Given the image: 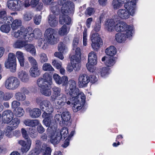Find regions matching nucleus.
<instances>
[{"label":"nucleus","instance_id":"obj_20","mask_svg":"<svg viewBox=\"0 0 155 155\" xmlns=\"http://www.w3.org/2000/svg\"><path fill=\"white\" fill-rule=\"evenodd\" d=\"M74 12L70 14L69 13H62V15H60L59 18V22L61 24H63L64 23L69 25L71 22V19L68 16L73 15Z\"/></svg>","mask_w":155,"mask_h":155},{"label":"nucleus","instance_id":"obj_31","mask_svg":"<svg viewBox=\"0 0 155 155\" xmlns=\"http://www.w3.org/2000/svg\"><path fill=\"white\" fill-rule=\"evenodd\" d=\"M101 60L102 61H104L106 65L108 67L112 66L115 63V61L113 58H108L104 56L102 58Z\"/></svg>","mask_w":155,"mask_h":155},{"label":"nucleus","instance_id":"obj_27","mask_svg":"<svg viewBox=\"0 0 155 155\" xmlns=\"http://www.w3.org/2000/svg\"><path fill=\"white\" fill-rule=\"evenodd\" d=\"M27 52H29L33 56L36 55V51L35 46L32 44L26 43L24 47Z\"/></svg>","mask_w":155,"mask_h":155},{"label":"nucleus","instance_id":"obj_18","mask_svg":"<svg viewBox=\"0 0 155 155\" xmlns=\"http://www.w3.org/2000/svg\"><path fill=\"white\" fill-rule=\"evenodd\" d=\"M18 77L22 82L25 83H28L30 80V77L28 73L25 70H21L17 73Z\"/></svg>","mask_w":155,"mask_h":155},{"label":"nucleus","instance_id":"obj_30","mask_svg":"<svg viewBox=\"0 0 155 155\" xmlns=\"http://www.w3.org/2000/svg\"><path fill=\"white\" fill-rule=\"evenodd\" d=\"M57 104L60 107L64 105L66 102V96L64 94H61L60 96L56 98Z\"/></svg>","mask_w":155,"mask_h":155},{"label":"nucleus","instance_id":"obj_32","mask_svg":"<svg viewBox=\"0 0 155 155\" xmlns=\"http://www.w3.org/2000/svg\"><path fill=\"white\" fill-rule=\"evenodd\" d=\"M15 55L20 63V66L21 67L24 66L25 63L24 53L21 51H18L16 52Z\"/></svg>","mask_w":155,"mask_h":155},{"label":"nucleus","instance_id":"obj_25","mask_svg":"<svg viewBox=\"0 0 155 155\" xmlns=\"http://www.w3.org/2000/svg\"><path fill=\"white\" fill-rule=\"evenodd\" d=\"M28 111L30 117L34 119L38 117L41 113V110L38 108L30 109Z\"/></svg>","mask_w":155,"mask_h":155},{"label":"nucleus","instance_id":"obj_1","mask_svg":"<svg viewBox=\"0 0 155 155\" xmlns=\"http://www.w3.org/2000/svg\"><path fill=\"white\" fill-rule=\"evenodd\" d=\"M64 89L66 93L72 97V103L74 104V111L80 110L84 104L86 97L84 93L80 92L79 89L77 87L76 81L73 80H70Z\"/></svg>","mask_w":155,"mask_h":155},{"label":"nucleus","instance_id":"obj_11","mask_svg":"<svg viewBox=\"0 0 155 155\" xmlns=\"http://www.w3.org/2000/svg\"><path fill=\"white\" fill-rule=\"evenodd\" d=\"M20 82L18 78L11 76L5 81V86L6 88L9 90L16 89L20 85Z\"/></svg>","mask_w":155,"mask_h":155},{"label":"nucleus","instance_id":"obj_16","mask_svg":"<svg viewBox=\"0 0 155 155\" xmlns=\"http://www.w3.org/2000/svg\"><path fill=\"white\" fill-rule=\"evenodd\" d=\"M8 8L13 11H18L24 7V2L18 0H9L7 2Z\"/></svg>","mask_w":155,"mask_h":155},{"label":"nucleus","instance_id":"obj_26","mask_svg":"<svg viewBox=\"0 0 155 155\" xmlns=\"http://www.w3.org/2000/svg\"><path fill=\"white\" fill-rule=\"evenodd\" d=\"M79 43V40L77 38H75L72 43L73 48V51H75V54L73 56H77L79 55L81 57L80 48L78 47V45Z\"/></svg>","mask_w":155,"mask_h":155},{"label":"nucleus","instance_id":"obj_46","mask_svg":"<svg viewBox=\"0 0 155 155\" xmlns=\"http://www.w3.org/2000/svg\"><path fill=\"white\" fill-rule=\"evenodd\" d=\"M100 73L101 77L105 78L109 74V68L106 67H103L101 69Z\"/></svg>","mask_w":155,"mask_h":155},{"label":"nucleus","instance_id":"obj_53","mask_svg":"<svg viewBox=\"0 0 155 155\" xmlns=\"http://www.w3.org/2000/svg\"><path fill=\"white\" fill-rule=\"evenodd\" d=\"M10 29V25L7 24L3 25L0 27L1 31L2 32L5 33L9 32Z\"/></svg>","mask_w":155,"mask_h":155},{"label":"nucleus","instance_id":"obj_40","mask_svg":"<svg viewBox=\"0 0 155 155\" xmlns=\"http://www.w3.org/2000/svg\"><path fill=\"white\" fill-rule=\"evenodd\" d=\"M70 28L65 25H64L62 27L59 29L58 33L61 36H64L66 35L69 32Z\"/></svg>","mask_w":155,"mask_h":155},{"label":"nucleus","instance_id":"obj_21","mask_svg":"<svg viewBox=\"0 0 155 155\" xmlns=\"http://www.w3.org/2000/svg\"><path fill=\"white\" fill-rule=\"evenodd\" d=\"M133 32L129 36L127 37L126 33H117L115 35V39L116 41L119 43H123L125 42L128 38H130L132 36Z\"/></svg>","mask_w":155,"mask_h":155},{"label":"nucleus","instance_id":"obj_34","mask_svg":"<svg viewBox=\"0 0 155 155\" xmlns=\"http://www.w3.org/2000/svg\"><path fill=\"white\" fill-rule=\"evenodd\" d=\"M40 0H25L24 5L25 7H28L31 5L32 7H35L39 3Z\"/></svg>","mask_w":155,"mask_h":155},{"label":"nucleus","instance_id":"obj_51","mask_svg":"<svg viewBox=\"0 0 155 155\" xmlns=\"http://www.w3.org/2000/svg\"><path fill=\"white\" fill-rule=\"evenodd\" d=\"M3 95L2 101H8L13 97V94L12 93L9 92H7L5 94L3 91Z\"/></svg>","mask_w":155,"mask_h":155},{"label":"nucleus","instance_id":"obj_22","mask_svg":"<svg viewBox=\"0 0 155 155\" xmlns=\"http://www.w3.org/2000/svg\"><path fill=\"white\" fill-rule=\"evenodd\" d=\"M52 94L50 100L51 101H54L57 97L63 94L61 92V88L58 87L54 86L52 88Z\"/></svg>","mask_w":155,"mask_h":155},{"label":"nucleus","instance_id":"obj_58","mask_svg":"<svg viewBox=\"0 0 155 155\" xmlns=\"http://www.w3.org/2000/svg\"><path fill=\"white\" fill-rule=\"evenodd\" d=\"M87 30L85 29L83 33V45L86 46L87 44Z\"/></svg>","mask_w":155,"mask_h":155},{"label":"nucleus","instance_id":"obj_59","mask_svg":"<svg viewBox=\"0 0 155 155\" xmlns=\"http://www.w3.org/2000/svg\"><path fill=\"white\" fill-rule=\"evenodd\" d=\"M53 78L55 83L59 85L61 79L62 77H61L58 74L55 73L53 74Z\"/></svg>","mask_w":155,"mask_h":155},{"label":"nucleus","instance_id":"obj_12","mask_svg":"<svg viewBox=\"0 0 155 155\" xmlns=\"http://www.w3.org/2000/svg\"><path fill=\"white\" fill-rule=\"evenodd\" d=\"M5 66L9 69L11 71L15 72L16 69V59L15 54L12 53H9L8 58L5 63Z\"/></svg>","mask_w":155,"mask_h":155},{"label":"nucleus","instance_id":"obj_8","mask_svg":"<svg viewBox=\"0 0 155 155\" xmlns=\"http://www.w3.org/2000/svg\"><path fill=\"white\" fill-rule=\"evenodd\" d=\"M44 35L47 42L51 45L57 43L59 40L55 33V30L51 28L47 29L45 31Z\"/></svg>","mask_w":155,"mask_h":155},{"label":"nucleus","instance_id":"obj_56","mask_svg":"<svg viewBox=\"0 0 155 155\" xmlns=\"http://www.w3.org/2000/svg\"><path fill=\"white\" fill-rule=\"evenodd\" d=\"M28 60L32 65V66H38V64L36 60L33 57L31 56L28 57Z\"/></svg>","mask_w":155,"mask_h":155},{"label":"nucleus","instance_id":"obj_15","mask_svg":"<svg viewBox=\"0 0 155 155\" xmlns=\"http://www.w3.org/2000/svg\"><path fill=\"white\" fill-rule=\"evenodd\" d=\"M43 81L39 80L37 83L38 86L40 88L41 93L43 95L47 96H50L52 93L51 90L50 84H45V83H43Z\"/></svg>","mask_w":155,"mask_h":155},{"label":"nucleus","instance_id":"obj_29","mask_svg":"<svg viewBox=\"0 0 155 155\" xmlns=\"http://www.w3.org/2000/svg\"><path fill=\"white\" fill-rule=\"evenodd\" d=\"M29 73L31 77L36 78L40 75L41 71L38 68V66H33L30 68Z\"/></svg>","mask_w":155,"mask_h":155},{"label":"nucleus","instance_id":"obj_45","mask_svg":"<svg viewBox=\"0 0 155 155\" xmlns=\"http://www.w3.org/2000/svg\"><path fill=\"white\" fill-rule=\"evenodd\" d=\"M31 144V141L30 139L27 140V143L24 145L21 148V151L23 153L27 152L30 149Z\"/></svg>","mask_w":155,"mask_h":155},{"label":"nucleus","instance_id":"obj_19","mask_svg":"<svg viewBox=\"0 0 155 155\" xmlns=\"http://www.w3.org/2000/svg\"><path fill=\"white\" fill-rule=\"evenodd\" d=\"M13 117V113L10 110H7L3 112L2 121L4 123L8 124Z\"/></svg>","mask_w":155,"mask_h":155},{"label":"nucleus","instance_id":"obj_14","mask_svg":"<svg viewBox=\"0 0 155 155\" xmlns=\"http://www.w3.org/2000/svg\"><path fill=\"white\" fill-rule=\"evenodd\" d=\"M97 56L96 54L93 51L90 52L88 55V62L86 66L88 70L93 72L95 70L94 65L97 64Z\"/></svg>","mask_w":155,"mask_h":155},{"label":"nucleus","instance_id":"obj_49","mask_svg":"<svg viewBox=\"0 0 155 155\" xmlns=\"http://www.w3.org/2000/svg\"><path fill=\"white\" fill-rule=\"evenodd\" d=\"M25 114V111L21 107H18L14 113L15 115L18 117L23 116Z\"/></svg>","mask_w":155,"mask_h":155},{"label":"nucleus","instance_id":"obj_9","mask_svg":"<svg viewBox=\"0 0 155 155\" xmlns=\"http://www.w3.org/2000/svg\"><path fill=\"white\" fill-rule=\"evenodd\" d=\"M115 30L117 32H125L128 37L133 32L134 28L132 25H128L125 22H120L116 24Z\"/></svg>","mask_w":155,"mask_h":155},{"label":"nucleus","instance_id":"obj_54","mask_svg":"<svg viewBox=\"0 0 155 155\" xmlns=\"http://www.w3.org/2000/svg\"><path fill=\"white\" fill-rule=\"evenodd\" d=\"M68 81V77L66 76H63L62 77L61 79L59 85H61L62 86H65Z\"/></svg>","mask_w":155,"mask_h":155},{"label":"nucleus","instance_id":"obj_39","mask_svg":"<svg viewBox=\"0 0 155 155\" xmlns=\"http://www.w3.org/2000/svg\"><path fill=\"white\" fill-rule=\"evenodd\" d=\"M21 21L20 20L15 19L12 22V25L11 28L12 30V31H15L18 28L21 26Z\"/></svg>","mask_w":155,"mask_h":155},{"label":"nucleus","instance_id":"obj_13","mask_svg":"<svg viewBox=\"0 0 155 155\" xmlns=\"http://www.w3.org/2000/svg\"><path fill=\"white\" fill-rule=\"evenodd\" d=\"M92 43L91 46L93 49L97 51L102 45L103 41L98 33H94L90 36Z\"/></svg>","mask_w":155,"mask_h":155},{"label":"nucleus","instance_id":"obj_63","mask_svg":"<svg viewBox=\"0 0 155 155\" xmlns=\"http://www.w3.org/2000/svg\"><path fill=\"white\" fill-rule=\"evenodd\" d=\"M121 3L118 2V0H114L112 2V5L114 8L117 9L121 6Z\"/></svg>","mask_w":155,"mask_h":155},{"label":"nucleus","instance_id":"obj_3","mask_svg":"<svg viewBox=\"0 0 155 155\" xmlns=\"http://www.w3.org/2000/svg\"><path fill=\"white\" fill-rule=\"evenodd\" d=\"M22 30L21 31L22 36L27 41H31L34 38H37L40 37L41 35V30L38 28L35 29L32 31L31 27L25 28L23 26L21 27Z\"/></svg>","mask_w":155,"mask_h":155},{"label":"nucleus","instance_id":"obj_42","mask_svg":"<svg viewBox=\"0 0 155 155\" xmlns=\"http://www.w3.org/2000/svg\"><path fill=\"white\" fill-rule=\"evenodd\" d=\"M38 46L41 49L45 50L48 47V43L44 39L41 38L39 39L38 41Z\"/></svg>","mask_w":155,"mask_h":155},{"label":"nucleus","instance_id":"obj_28","mask_svg":"<svg viewBox=\"0 0 155 155\" xmlns=\"http://www.w3.org/2000/svg\"><path fill=\"white\" fill-rule=\"evenodd\" d=\"M43 78H39L37 81V83H38V81L39 80L43 81V83H45V84L51 85L52 83V78L49 75L48 73H45L43 76Z\"/></svg>","mask_w":155,"mask_h":155},{"label":"nucleus","instance_id":"obj_37","mask_svg":"<svg viewBox=\"0 0 155 155\" xmlns=\"http://www.w3.org/2000/svg\"><path fill=\"white\" fill-rule=\"evenodd\" d=\"M58 49L60 53L64 54L68 51V48L66 45L64 43L61 42L58 44Z\"/></svg>","mask_w":155,"mask_h":155},{"label":"nucleus","instance_id":"obj_62","mask_svg":"<svg viewBox=\"0 0 155 155\" xmlns=\"http://www.w3.org/2000/svg\"><path fill=\"white\" fill-rule=\"evenodd\" d=\"M20 103L16 100L13 101L12 103L11 106L12 108L16 109L20 105Z\"/></svg>","mask_w":155,"mask_h":155},{"label":"nucleus","instance_id":"obj_57","mask_svg":"<svg viewBox=\"0 0 155 155\" xmlns=\"http://www.w3.org/2000/svg\"><path fill=\"white\" fill-rule=\"evenodd\" d=\"M53 118L51 119V120ZM62 120V115L59 114H56L54 117V120L55 122H52L51 120V122L54 123H55L57 124V122L60 123L61 122V120Z\"/></svg>","mask_w":155,"mask_h":155},{"label":"nucleus","instance_id":"obj_35","mask_svg":"<svg viewBox=\"0 0 155 155\" xmlns=\"http://www.w3.org/2000/svg\"><path fill=\"white\" fill-rule=\"evenodd\" d=\"M62 123L63 124H66L70 119L71 115L68 111H65L62 113L61 114Z\"/></svg>","mask_w":155,"mask_h":155},{"label":"nucleus","instance_id":"obj_41","mask_svg":"<svg viewBox=\"0 0 155 155\" xmlns=\"http://www.w3.org/2000/svg\"><path fill=\"white\" fill-rule=\"evenodd\" d=\"M50 9L51 11L55 15L58 14L59 12V5L56 3H53L51 5Z\"/></svg>","mask_w":155,"mask_h":155},{"label":"nucleus","instance_id":"obj_48","mask_svg":"<svg viewBox=\"0 0 155 155\" xmlns=\"http://www.w3.org/2000/svg\"><path fill=\"white\" fill-rule=\"evenodd\" d=\"M14 130L12 129L8 126L5 129L4 133L5 135L9 138H11L12 137V130Z\"/></svg>","mask_w":155,"mask_h":155},{"label":"nucleus","instance_id":"obj_36","mask_svg":"<svg viewBox=\"0 0 155 155\" xmlns=\"http://www.w3.org/2000/svg\"><path fill=\"white\" fill-rule=\"evenodd\" d=\"M105 52L107 55L112 57L116 54L117 50L114 46H111L106 49Z\"/></svg>","mask_w":155,"mask_h":155},{"label":"nucleus","instance_id":"obj_44","mask_svg":"<svg viewBox=\"0 0 155 155\" xmlns=\"http://www.w3.org/2000/svg\"><path fill=\"white\" fill-rule=\"evenodd\" d=\"M33 13L30 12H25L23 15V19L25 21H28L31 20L33 16Z\"/></svg>","mask_w":155,"mask_h":155},{"label":"nucleus","instance_id":"obj_55","mask_svg":"<svg viewBox=\"0 0 155 155\" xmlns=\"http://www.w3.org/2000/svg\"><path fill=\"white\" fill-rule=\"evenodd\" d=\"M41 18L42 17L41 15H36L33 18L34 22L36 25H39L41 22Z\"/></svg>","mask_w":155,"mask_h":155},{"label":"nucleus","instance_id":"obj_47","mask_svg":"<svg viewBox=\"0 0 155 155\" xmlns=\"http://www.w3.org/2000/svg\"><path fill=\"white\" fill-rule=\"evenodd\" d=\"M42 69L45 71H53L54 70L51 65L48 63L44 64L42 66Z\"/></svg>","mask_w":155,"mask_h":155},{"label":"nucleus","instance_id":"obj_7","mask_svg":"<svg viewBox=\"0 0 155 155\" xmlns=\"http://www.w3.org/2000/svg\"><path fill=\"white\" fill-rule=\"evenodd\" d=\"M58 3L62 5L61 9L62 13L71 14L74 12V5L73 2L69 0H58Z\"/></svg>","mask_w":155,"mask_h":155},{"label":"nucleus","instance_id":"obj_5","mask_svg":"<svg viewBox=\"0 0 155 155\" xmlns=\"http://www.w3.org/2000/svg\"><path fill=\"white\" fill-rule=\"evenodd\" d=\"M47 129V132L51 133L50 141L54 145L58 144L61 140V137L58 134L57 125L55 123L51 122Z\"/></svg>","mask_w":155,"mask_h":155},{"label":"nucleus","instance_id":"obj_52","mask_svg":"<svg viewBox=\"0 0 155 155\" xmlns=\"http://www.w3.org/2000/svg\"><path fill=\"white\" fill-rule=\"evenodd\" d=\"M39 56L40 61L41 63H43L47 61L48 58L47 54L43 52L39 54Z\"/></svg>","mask_w":155,"mask_h":155},{"label":"nucleus","instance_id":"obj_50","mask_svg":"<svg viewBox=\"0 0 155 155\" xmlns=\"http://www.w3.org/2000/svg\"><path fill=\"white\" fill-rule=\"evenodd\" d=\"M29 134L30 136L33 138H35L37 136V130L35 127H31L29 128Z\"/></svg>","mask_w":155,"mask_h":155},{"label":"nucleus","instance_id":"obj_2","mask_svg":"<svg viewBox=\"0 0 155 155\" xmlns=\"http://www.w3.org/2000/svg\"><path fill=\"white\" fill-rule=\"evenodd\" d=\"M37 103L39 105L40 109L44 111L42 117L44 118L43 122L44 124L48 127L51 122V119L53 117L52 113L54 111V108L50 101L48 100H43L40 97L36 99Z\"/></svg>","mask_w":155,"mask_h":155},{"label":"nucleus","instance_id":"obj_33","mask_svg":"<svg viewBox=\"0 0 155 155\" xmlns=\"http://www.w3.org/2000/svg\"><path fill=\"white\" fill-rule=\"evenodd\" d=\"M20 123V119L17 117H15L11 120L8 123H9L8 126L11 127L12 129L14 130L17 128Z\"/></svg>","mask_w":155,"mask_h":155},{"label":"nucleus","instance_id":"obj_38","mask_svg":"<svg viewBox=\"0 0 155 155\" xmlns=\"http://www.w3.org/2000/svg\"><path fill=\"white\" fill-rule=\"evenodd\" d=\"M14 97L15 100L19 101H23L26 99L25 95L20 91H19L15 93Z\"/></svg>","mask_w":155,"mask_h":155},{"label":"nucleus","instance_id":"obj_60","mask_svg":"<svg viewBox=\"0 0 155 155\" xmlns=\"http://www.w3.org/2000/svg\"><path fill=\"white\" fill-rule=\"evenodd\" d=\"M52 64L53 66L58 69L62 67V64L61 62L55 60H53L52 61Z\"/></svg>","mask_w":155,"mask_h":155},{"label":"nucleus","instance_id":"obj_17","mask_svg":"<svg viewBox=\"0 0 155 155\" xmlns=\"http://www.w3.org/2000/svg\"><path fill=\"white\" fill-rule=\"evenodd\" d=\"M90 81V78L87 75L81 74L79 75L78 79V83L80 87H87Z\"/></svg>","mask_w":155,"mask_h":155},{"label":"nucleus","instance_id":"obj_4","mask_svg":"<svg viewBox=\"0 0 155 155\" xmlns=\"http://www.w3.org/2000/svg\"><path fill=\"white\" fill-rule=\"evenodd\" d=\"M124 7L126 9H120L117 11V15L120 18L126 19L129 18L130 15L134 16L136 11L134 5L128 2L125 4Z\"/></svg>","mask_w":155,"mask_h":155},{"label":"nucleus","instance_id":"obj_61","mask_svg":"<svg viewBox=\"0 0 155 155\" xmlns=\"http://www.w3.org/2000/svg\"><path fill=\"white\" fill-rule=\"evenodd\" d=\"M101 28V22L98 21L96 23L94 26L93 30L96 32H98L100 30Z\"/></svg>","mask_w":155,"mask_h":155},{"label":"nucleus","instance_id":"obj_43","mask_svg":"<svg viewBox=\"0 0 155 155\" xmlns=\"http://www.w3.org/2000/svg\"><path fill=\"white\" fill-rule=\"evenodd\" d=\"M58 134H60V136L61 137V139L63 138L64 139L66 137L68 133V129L67 127H64L62 128L59 131L58 129Z\"/></svg>","mask_w":155,"mask_h":155},{"label":"nucleus","instance_id":"obj_24","mask_svg":"<svg viewBox=\"0 0 155 155\" xmlns=\"http://www.w3.org/2000/svg\"><path fill=\"white\" fill-rule=\"evenodd\" d=\"M48 22L49 25L52 27L56 26L58 23V19L54 15H49L48 17Z\"/></svg>","mask_w":155,"mask_h":155},{"label":"nucleus","instance_id":"obj_64","mask_svg":"<svg viewBox=\"0 0 155 155\" xmlns=\"http://www.w3.org/2000/svg\"><path fill=\"white\" fill-rule=\"evenodd\" d=\"M51 150L50 147H46L45 150H43V155H51Z\"/></svg>","mask_w":155,"mask_h":155},{"label":"nucleus","instance_id":"obj_10","mask_svg":"<svg viewBox=\"0 0 155 155\" xmlns=\"http://www.w3.org/2000/svg\"><path fill=\"white\" fill-rule=\"evenodd\" d=\"M75 56H72L71 58V64H68L67 67V71L71 72L73 70L78 71L80 69L81 65L80 64L81 57L79 55Z\"/></svg>","mask_w":155,"mask_h":155},{"label":"nucleus","instance_id":"obj_23","mask_svg":"<svg viewBox=\"0 0 155 155\" xmlns=\"http://www.w3.org/2000/svg\"><path fill=\"white\" fill-rule=\"evenodd\" d=\"M116 24L115 22L114 19H108L105 22V29L109 32L113 31L115 29Z\"/></svg>","mask_w":155,"mask_h":155},{"label":"nucleus","instance_id":"obj_6","mask_svg":"<svg viewBox=\"0 0 155 155\" xmlns=\"http://www.w3.org/2000/svg\"><path fill=\"white\" fill-rule=\"evenodd\" d=\"M22 30L21 27L17 31H13L11 32V35L14 37L15 38H19L16 40L13 44V47L15 48L21 49L24 48L27 42H30L29 41H26L21 34V31Z\"/></svg>","mask_w":155,"mask_h":155}]
</instances>
